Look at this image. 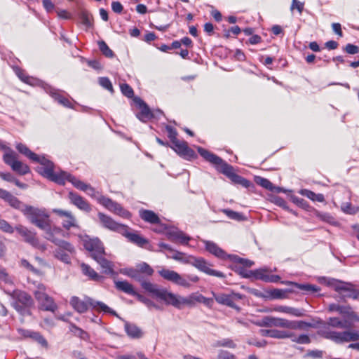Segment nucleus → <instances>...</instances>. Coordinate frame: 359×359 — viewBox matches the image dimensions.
Returning a JSON list of instances; mask_svg holds the SVG:
<instances>
[{"label": "nucleus", "mask_w": 359, "mask_h": 359, "mask_svg": "<svg viewBox=\"0 0 359 359\" xmlns=\"http://www.w3.org/2000/svg\"><path fill=\"white\" fill-rule=\"evenodd\" d=\"M116 287L121 291L128 294L135 296L137 292L135 291L133 286L127 281H115Z\"/></svg>", "instance_id": "33"}, {"label": "nucleus", "mask_w": 359, "mask_h": 359, "mask_svg": "<svg viewBox=\"0 0 359 359\" xmlns=\"http://www.w3.org/2000/svg\"><path fill=\"white\" fill-rule=\"evenodd\" d=\"M221 211L224 213L229 218L233 220L242 221L245 219L242 214L229 209H222Z\"/></svg>", "instance_id": "42"}, {"label": "nucleus", "mask_w": 359, "mask_h": 359, "mask_svg": "<svg viewBox=\"0 0 359 359\" xmlns=\"http://www.w3.org/2000/svg\"><path fill=\"white\" fill-rule=\"evenodd\" d=\"M296 287L299 290L309 292L311 293H314V292H317L320 291V288L318 287H317L316 285H311V284H299H299H296Z\"/></svg>", "instance_id": "47"}, {"label": "nucleus", "mask_w": 359, "mask_h": 359, "mask_svg": "<svg viewBox=\"0 0 359 359\" xmlns=\"http://www.w3.org/2000/svg\"><path fill=\"white\" fill-rule=\"evenodd\" d=\"M99 83L100 84V86H102L105 89L108 90L111 92L113 91L112 84L108 78H106V77L100 78Z\"/></svg>", "instance_id": "58"}, {"label": "nucleus", "mask_w": 359, "mask_h": 359, "mask_svg": "<svg viewBox=\"0 0 359 359\" xmlns=\"http://www.w3.org/2000/svg\"><path fill=\"white\" fill-rule=\"evenodd\" d=\"M125 330L127 334L132 338H140L142 336L141 330L134 324L126 323Z\"/></svg>", "instance_id": "35"}, {"label": "nucleus", "mask_w": 359, "mask_h": 359, "mask_svg": "<svg viewBox=\"0 0 359 359\" xmlns=\"http://www.w3.org/2000/svg\"><path fill=\"white\" fill-rule=\"evenodd\" d=\"M53 212L62 218V225L67 230L71 228H79L77 220L72 212L61 209H53Z\"/></svg>", "instance_id": "19"}, {"label": "nucleus", "mask_w": 359, "mask_h": 359, "mask_svg": "<svg viewBox=\"0 0 359 359\" xmlns=\"http://www.w3.org/2000/svg\"><path fill=\"white\" fill-rule=\"evenodd\" d=\"M81 268L83 274L88 276L90 279L95 281L102 280V277L88 264L83 263L81 264Z\"/></svg>", "instance_id": "32"}, {"label": "nucleus", "mask_w": 359, "mask_h": 359, "mask_svg": "<svg viewBox=\"0 0 359 359\" xmlns=\"http://www.w3.org/2000/svg\"><path fill=\"white\" fill-rule=\"evenodd\" d=\"M169 238L171 241L187 245L190 241V237L184 234L182 231H172L169 233Z\"/></svg>", "instance_id": "31"}, {"label": "nucleus", "mask_w": 359, "mask_h": 359, "mask_svg": "<svg viewBox=\"0 0 359 359\" xmlns=\"http://www.w3.org/2000/svg\"><path fill=\"white\" fill-rule=\"evenodd\" d=\"M15 231L18 233L23 238V241L35 248H37L41 251H44L46 247L44 244L41 243L35 232L32 231L27 227L18 224L15 227Z\"/></svg>", "instance_id": "14"}, {"label": "nucleus", "mask_w": 359, "mask_h": 359, "mask_svg": "<svg viewBox=\"0 0 359 359\" xmlns=\"http://www.w3.org/2000/svg\"><path fill=\"white\" fill-rule=\"evenodd\" d=\"M6 292L16 300L14 303V307L18 312L22 314L29 313L27 309L32 306L34 303L29 294L20 290H6Z\"/></svg>", "instance_id": "10"}, {"label": "nucleus", "mask_w": 359, "mask_h": 359, "mask_svg": "<svg viewBox=\"0 0 359 359\" xmlns=\"http://www.w3.org/2000/svg\"><path fill=\"white\" fill-rule=\"evenodd\" d=\"M299 193L313 201L323 202L325 201V197L322 194H316L308 189H301Z\"/></svg>", "instance_id": "38"}, {"label": "nucleus", "mask_w": 359, "mask_h": 359, "mask_svg": "<svg viewBox=\"0 0 359 359\" xmlns=\"http://www.w3.org/2000/svg\"><path fill=\"white\" fill-rule=\"evenodd\" d=\"M18 210L32 224L45 232V238L47 240L53 241V234L63 233L60 227L50 226V215L45 208H39L22 203Z\"/></svg>", "instance_id": "2"}, {"label": "nucleus", "mask_w": 359, "mask_h": 359, "mask_svg": "<svg viewBox=\"0 0 359 359\" xmlns=\"http://www.w3.org/2000/svg\"><path fill=\"white\" fill-rule=\"evenodd\" d=\"M318 281L334 289L344 297L357 299L359 298V291L355 289L351 283L343 282L334 278L320 277Z\"/></svg>", "instance_id": "7"}, {"label": "nucleus", "mask_w": 359, "mask_h": 359, "mask_svg": "<svg viewBox=\"0 0 359 359\" xmlns=\"http://www.w3.org/2000/svg\"><path fill=\"white\" fill-rule=\"evenodd\" d=\"M130 229L126 225V233H121L123 236H126L130 241L135 243L140 246H143L147 243V241L140 235L130 232Z\"/></svg>", "instance_id": "29"}, {"label": "nucleus", "mask_w": 359, "mask_h": 359, "mask_svg": "<svg viewBox=\"0 0 359 359\" xmlns=\"http://www.w3.org/2000/svg\"><path fill=\"white\" fill-rule=\"evenodd\" d=\"M274 312L285 313L292 316L302 317L304 316V311L302 309L285 306V305H276L273 306Z\"/></svg>", "instance_id": "27"}, {"label": "nucleus", "mask_w": 359, "mask_h": 359, "mask_svg": "<svg viewBox=\"0 0 359 359\" xmlns=\"http://www.w3.org/2000/svg\"><path fill=\"white\" fill-rule=\"evenodd\" d=\"M318 217L322 221L326 222L329 224L337 225L338 223L335 221L334 218L329 213L319 212L317 215Z\"/></svg>", "instance_id": "49"}, {"label": "nucleus", "mask_w": 359, "mask_h": 359, "mask_svg": "<svg viewBox=\"0 0 359 359\" xmlns=\"http://www.w3.org/2000/svg\"><path fill=\"white\" fill-rule=\"evenodd\" d=\"M256 182L261 187L270 191H273V189L275 188L273 184L266 178L257 177L256 178Z\"/></svg>", "instance_id": "46"}, {"label": "nucleus", "mask_w": 359, "mask_h": 359, "mask_svg": "<svg viewBox=\"0 0 359 359\" xmlns=\"http://www.w3.org/2000/svg\"><path fill=\"white\" fill-rule=\"evenodd\" d=\"M68 198L71 203L76 206L79 209L86 212H90L91 210L90 204L77 194L70 191L68 194Z\"/></svg>", "instance_id": "25"}, {"label": "nucleus", "mask_w": 359, "mask_h": 359, "mask_svg": "<svg viewBox=\"0 0 359 359\" xmlns=\"http://www.w3.org/2000/svg\"><path fill=\"white\" fill-rule=\"evenodd\" d=\"M293 337V333L282 330L271 329V337L278 339H289Z\"/></svg>", "instance_id": "39"}, {"label": "nucleus", "mask_w": 359, "mask_h": 359, "mask_svg": "<svg viewBox=\"0 0 359 359\" xmlns=\"http://www.w3.org/2000/svg\"><path fill=\"white\" fill-rule=\"evenodd\" d=\"M199 154L207 161L214 165L216 169L227 176L233 182L248 187L250 182L234 172L233 168L218 156L200 147H197Z\"/></svg>", "instance_id": "4"}, {"label": "nucleus", "mask_w": 359, "mask_h": 359, "mask_svg": "<svg viewBox=\"0 0 359 359\" xmlns=\"http://www.w3.org/2000/svg\"><path fill=\"white\" fill-rule=\"evenodd\" d=\"M17 150L22 154L26 156L33 161L39 162L40 165L37 168L38 172L52 181V178L54 177L57 171H55L53 163L46 158L44 156H39L36 154L33 153L29 149V148L22 144L18 143L16 144Z\"/></svg>", "instance_id": "6"}, {"label": "nucleus", "mask_w": 359, "mask_h": 359, "mask_svg": "<svg viewBox=\"0 0 359 359\" xmlns=\"http://www.w3.org/2000/svg\"><path fill=\"white\" fill-rule=\"evenodd\" d=\"M273 271H276V268H274ZM272 271L273 270L268 268H262L251 271L250 273L255 278L267 282L269 276Z\"/></svg>", "instance_id": "30"}, {"label": "nucleus", "mask_w": 359, "mask_h": 359, "mask_svg": "<svg viewBox=\"0 0 359 359\" xmlns=\"http://www.w3.org/2000/svg\"><path fill=\"white\" fill-rule=\"evenodd\" d=\"M230 259H232L236 262H238L246 267H250L254 264L253 262L248 260V259L240 258V257H237L236 255H231Z\"/></svg>", "instance_id": "54"}, {"label": "nucleus", "mask_w": 359, "mask_h": 359, "mask_svg": "<svg viewBox=\"0 0 359 359\" xmlns=\"http://www.w3.org/2000/svg\"><path fill=\"white\" fill-rule=\"evenodd\" d=\"M0 230L4 233L11 234L15 229L6 220L0 219Z\"/></svg>", "instance_id": "51"}, {"label": "nucleus", "mask_w": 359, "mask_h": 359, "mask_svg": "<svg viewBox=\"0 0 359 359\" xmlns=\"http://www.w3.org/2000/svg\"><path fill=\"white\" fill-rule=\"evenodd\" d=\"M15 72L19 79L26 83L34 86L39 82L38 80L34 79L33 77L26 76L22 70L18 69Z\"/></svg>", "instance_id": "41"}, {"label": "nucleus", "mask_w": 359, "mask_h": 359, "mask_svg": "<svg viewBox=\"0 0 359 359\" xmlns=\"http://www.w3.org/2000/svg\"><path fill=\"white\" fill-rule=\"evenodd\" d=\"M203 243L205 245V250L221 259H226L231 257V255H228L222 248H220L217 244L212 241L202 240Z\"/></svg>", "instance_id": "24"}, {"label": "nucleus", "mask_w": 359, "mask_h": 359, "mask_svg": "<svg viewBox=\"0 0 359 359\" xmlns=\"http://www.w3.org/2000/svg\"><path fill=\"white\" fill-rule=\"evenodd\" d=\"M216 359H236L235 355L226 351L220 350Z\"/></svg>", "instance_id": "62"}, {"label": "nucleus", "mask_w": 359, "mask_h": 359, "mask_svg": "<svg viewBox=\"0 0 359 359\" xmlns=\"http://www.w3.org/2000/svg\"><path fill=\"white\" fill-rule=\"evenodd\" d=\"M186 262H188L189 264L208 275L219 278L224 277L222 272L210 269L212 265L203 257H196L194 256V257L189 258Z\"/></svg>", "instance_id": "16"}, {"label": "nucleus", "mask_w": 359, "mask_h": 359, "mask_svg": "<svg viewBox=\"0 0 359 359\" xmlns=\"http://www.w3.org/2000/svg\"><path fill=\"white\" fill-rule=\"evenodd\" d=\"M272 202L279 207H281L282 208L295 215V212L289 208L286 201L283 198L280 196H274L273 198Z\"/></svg>", "instance_id": "48"}, {"label": "nucleus", "mask_w": 359, "mask_h": 359, "mask_svg": "<svg viewBox=\"0 0 359 359\" xmlns=\"http://www.w3.org/2000/svg\"><path fill=\"white\" fill-rule=\"evenodd\" d=\"M133 101L140 109V112L136 115L140 121L147 122L153 117V114L148 105L141 98L136 97Z\"/></svg>", "instance_id": "22"}, {"label": "nucleus", "mask_w": 359, "mask_h": 359, "mask_svg": "<svg viewBox=\"0 0 359 359\" xmlns=\"http://www.w3.org/2000/svg\"><path fill=\"white\" fill-rule=\"evenodd\" d=\"M135 297H137V298L138 299L139 301L144 303L149 308H151V307L158 308V306L154 302H152L151 300L148 299L147 298L143 297L142 295L137 293Z\"/></svg>", "instance_id": "61"}, {"label": "nucleus", "mask_w": 359, "mask_h": 359, "mask_svg": "<svg viewBox=\"0 0 359 359\" xmlns=\"http://www.w3.org/2000/svg\"><path fill=\"white\" fill-rule=\"evenodd\" d=\"M142 219L151 224H158L160 219L158 215L151 210H142L140 212Z\"/></svg>", "instance_id": "36"}, {"label": "nucleus", "mask_w": 359, "mask_h": 359, "mask_svg": "<svg viewBox=\"0 0 359 359\" xmlns=\"http://www.w3.org/2000/svg\"><path fill=\"white\" fill-rule=\"evenodd\" d=\"M56 235L53 234V241L49 240L58 247L55 251V256L64 263L69 264L71 261L70 255L74 253V248L69 242L57 238Z\"/></svg>", "instance_id": "11"}, {"label": "nucleus", "mask_w": 359, "mask_h": 359, "mask_svg": "<svg viewBox=\"0 0 359 359\" xmlns=\"http://www.w3.org/2000/svg\"><path fill=\"white\" fill-rule=\"evenodd\" d=\"M121 90L122 93L128 97H131L134 93L133 88L126 83H122L120 85Z\"/></svg>", "instance_id": "57"}, {"label": "nucleus", "mask_w": 359, "mask_h": 359, "mask_svg": "<svg viewBox=\"0 0 359 359\" xmlns=\"http://www.w3.org/2000/svg\"><path fill=\"white\" fill-rule=\"evenodd\" d=\"M166 130L168 132V136L170 138L172 143L178 140L177 138V133L175 130V129H174L171 126H166Z\"/></svg>", "instance_id": "63"}, {"label": "nucleus", "mask_w": 359, "mask_h": 359, "mask_svg": "<svg viewBox=\"0 0 359 359\" xmlns=\"http://www.w3.org/2000/svg\"><path fill=\"white\" fill-rule=\"evenodd\" d=\"M20 265L21 266L25 268L29 271H32L34 273L38 274L39 273V271L34 268L27 260L26 259H22L20 261Z\"/></svg>", "instance_id": "60"}, {"label": "nucleus", "mask_w": 359, "mask_h": 359, "mask_svg": "<svg viewBox=\"0 0 359 359\" xmlns=\"http://www.w3.org/2000/svg\"><path fill=\"white\" fill-rule=\"evenodd\" d=\"M31 339H34L43 346H47L48 345L47 341L39 332H34L33 334H32Z\"/></svg>", "instance_id": "55"}, {"label": "nucleus", "mask_w": 359, "mask_h": 359, "mask_svg": "<svg viewBox=\"0 0 359 359\" xmlns=\"http://www.w3.org/2000/svg\"><path fill=\"white\" fill-rule=\"evenodd\" d=\"M290 9L291 11L297 9L298 12L301 14L304 9V3H302L298 0H292V4L291 5Z\"/></svg>", "instance_id": "64"}, {"label": "nucleus", "mask_w": 359, "mask_h": 359, "mask_svg": "<svg viewBox=\"0 0 359 359\" xmlns=\"http://www.w3.org/2000/svg\"><path fill=\"white\" fill-rule=\"evenodd\" d=\"M215 347H228L231 348H236V344L231 339H223L222 340L217 341L215 342L214 345Z\"/></svg>", "instance_id": "44"}, {"label": "nucleus", "mask_w": 359, "mask_h": 359, "mask_svg": "<svg viewBox=\"0 0 359 359\" xmlns=\"http://www.w3.org/2000/svg\"><path fill=\"white\" fill-rule=\"evenodd\" d=\"M52 181L59 184H65V182L68 181L76 189L83 191L90 196L96 198L100 204L114 214L123 218H129L131 215L130 213L125 210L120 204L111 201L109 198L100 195L90 184H86L65 171L57 172L54 177L52 178Z\"/></svg>", "instance_id": "1"}, {"label": "nucleus", "mask_w": 359, "mask_h": 359, "mask_svg": "<svg viewBox=\"0 0 359 359\" xmlns=\"http://www.w3.org/2000/svg\"><path fill=\"white\" fill-rule=\"evenodd\" d=\"M158 273L165 280L172 282L184 287L188 288L191 285L187 280L174 271L167 269H161L158 271Z\"/></svg>", "instance_id": "18"}, {"label": "nucleus", "mask_w": 359, "mask_h": 359, "mask_svg": "<svg viewBox=\"0 0 359 359\" xmlns=\"http://www.w3.org/2000/svg\"><path fill=\"white\" fill-rule=\"evenodd\" d=\"M290 200L294 204H296L297 206H299V208H301L302 209L309 210V203H307L306 201H305L303 198H299V197H297L296 196L292 195V196H290Z\"/></svg>", "instance_id": "45"}, {"label": "nucleus", "mask_w": 359, "mask_h": 359, "mask_svg": "<svg viewBox=\"0 0 359 359\" xmlns=\"http://www.w3.org/2000/svg\"><path fill=\"white\" fill-rule=\"evenodd\" d=\"M0 280L9 285H13V284L12 278L3 269H0Z\"/></svg>", "instance_id": "53"}, {"label": "nucleus", "mask_w": 359, "mask_h": 359, "mask_svg": "<svg viewBox=\"0 0 359 359\" xmlns=\"http://www.w3.org/2000/svg\"><path fill=\"white\" fill-rule=\"evenodd\" d=\"M327 323L334 327L347 328L348 327L346 322H343L338 318H330Z\"/></svg>", "instance_id": "43"}, {"label": "nucleus", "mask_w": 359, "mask_h": 359, "mask_svg": "<svg viewBox=\"0 0 359 359\" xmlns=\"http://www.w3.org/2000/svg\"><path fill=\"white\" fill-rule=\"evenodd\" d=\"M46 91L60 104L67 107H71L70 101L68 99L62 97L56 90L52 89L50 87H48Z\"/></svg>", "instance_id": "34"}, {"label": "nucleus", "mask_w": 359, "mask_h": 359, "mask_svg": "<svg viewBox=\"0 0 359 359\" xmlns=\"http://www.w3.org/2000/svg\"><path fill=\"white\" fill-rule=\"evenodd\" d=\"M81 241L86 250L91 252V257L93 259L95 255L104 254L102 243L97 238H90L88 236H84L81 237Z\"/></svg>", "instance_id": "17"}, {"label": "nucleus", "mask_w": 359, "mask_h": 359, "mask_svg": "<svg viewBox=\"0 0 359 359\" xmlns=\"http://www.w3.org/2000/svg\"><path fill=\"white\" fill-rule=\"evenodd\" d=\"M259 327H279L288 330H304L311 327V324L303 320H290L286 318L267 316L256 323Z\"/></svg>", "instance_id": "5"}, {"label": "nucleus", "mask_w": 359, "mask_h": 359, "mask_svg": "<svg viewBox=\"0 0 359 359\" xmlns=\"http://www.w3.org/2000/svg\"><path fill=\"white\" fill-rule=\"evenodd\" d=\"M120 273L136 280H142V274L151 276L154 273L153 269L146 262L137 264L134 268H124L120 270Z\"/></svg>", "instance_id": "12"}, {"label": "nucleus", "mask_w": 359, "mask_h": 359, "mask_svg": "<svg viewBox=\"0 0 359 359\" xmlns=\"http://www.w3.org/2000/svg\"><path fill=\"white\" fill-rule=\"evenodd\" d=\"M291 339L293 342L300 344H307L311 342V339L307 334H301L299 337H295L293 334V337Z\"/></svg>", "instance_id": "52"}, {"label": "nucleus", "mask_w": 359, "mask_h": 359, "mask_svg": "<svg viewBox=\"0 0 359 359\" xmlns=\"http://www.w3.org/2000/svg\"><path fill=\"white\" fill-rule=\"evenodd\" d=\"M172 257L175 260L180 261V262H183L184 264H189V262H186V260L189 259V258H190V257H194V256H192V255H186L185 254H183L182 252H177L173 255Z\"/></svg>", "instance_id": "59"}, {"label": "nucleus", "mask_w": 359, "mask_h": 359, "mask_svg": "<svg viewBox=\"0 0 359 359\" xmlns=\"http://www.w3.org/2000/svg\"><path fill=\"white\" fill-rule=\"evenodd\" d=\"M34 293L41 309L52 312L55 311L57 305L55 304L53 299L46 294L44 285L39 284Z\"/></svg>", "instance_id": "13"}, {"label": "nucleus", "mask_w": 359, "mask_h": 359, "mask_svg": "<svg viewBox=\"0 0 359 359\" xmlns=\"http://www.w3.org/2000/svg\"><path fill=\"white\" fill-rule=\"evenodd\" d=\"M0 198L8 203L12 208L19 210L22 202L12 195L9 191L0 188Z\"/></svg>", "instance_id": "26"}, {"label": "nucleus", "mask_w": 359, "mask_h": 359, "mask_svg": "<svg viewBox=\"0 0 359 359\" xmlns=\"http://www.w3.org/2000/svg\"><path fill=\"white\" fill-rule=\"evenodd\" d=\"M291 289H273L269 292L270 296L273 299H283L287 298V293L293 292Z\"/></svg>", "instance_id": "37"}, {"label": "nucleus", "mask_w": 359, "mask_h": 359, "mask_svg": "<svg viewBox=\"0 0 359 359\" xmlns=\"http://www.w3.org/2000/svg\"><path fill=\"white\" fill-rule=\"evenodd\" d=\"M342 211L348 214H355L358 211V208H353L350 203H344L341 207Z\"/></svg>", "instance_id": "56"}, {"label": "nucleus", "mask_w": 359, "mask_h": 359, "mask_svg": "<svg viewBox=\"0 0 359 359\" xmlns=\"http://www.w3.org/2000/svg\"><path fill=\"white\" fill-rule=\"evenodd\" d=\"M320 334L337 344H343L359 340V332L356 330H346L344 332H336L331 330H323Z\"/></svg>", "instance_id": "9"}, {"label": "nucleus", "mask_w": 359, "mask_h": 359, "mask_svg": "<svg viewBox=\"0 0 359 359\" xmlns=\"http://www.w3.org/2000/svg\"><path fill=\"white\" fill-rule=\"evenodd\" d=\"M172 147H171L180 156L184 158L189 159L191 157L194 156V151L190 149L187 143L184 141H180L179 140L172 142Z\"/></svg>", "instance_id": "23"}, {"label": "nucleus", "mask_w": 359, "mask_h": 359, "mask_svg": "<svg viewBox=\"0 0 359 359\" xmlns=\"http://www.w3.org/2000/svg\"><path fill=\"white\" fill-rule=\"evenodd\" d=\"M142 287L151 293L153 297L158 298L165 302L166 304L172 305L174 307L181 309L184 306H192L194 297L189 296L184 297L168 292L164 288L159 287L157 285L149 281H142Z\"/></svg>", "instance_id": "3"}, {"label": "nucleus", "mask_w": 359, "mask_h": 359, "mask_svg": "<svg viewBox=\"0 0 359 359\" xmlns=\"http://www.w3.org/2000/svg\"><path fill=\"white\" fill-rule=\"evenodd\" d=\"M70 304L80 313L86 312L88 307L90 306L97 311L115 314V312L103 302L95 301L88 297H86L84 299H81L78 297L74 296L70 299Z\"/></svg>", "instance_id": "8"}, {"label": "nucleus", "mask_w": 359, "mask_h": 359, "mask_svg": "<svg viewBox=\"0 0 359 359\" xmlns=\"http://www.w3.org/2000/svg\"><path fill=\"white\" fill-rule=\"evenodd\" d=\"M98 218L102 226L117 233H126V225L119 224L111 217L102 212L98 213Z\"/></svg>", "instance_id": "21"}, {"label": "nucleus", "mask_w": 359, "mask_h": 359, "mask_svg": "<svg viewBox=\"0 0 359 359\" xmlns=\"http://www.w3.org/2000/svg\"><path fill=\"white\" fill-rule=\"evenodd\" d=\"M79 18L81 23L87 28L92 26L93 17L87 11H81L79 14Z\"/></svg>", "instance_id": "40"}, {"label": "nucleus", "mask_w": 359, "mask_h": 359, "mask_svg": "<svg viewBox=\"0 0 359 359\" xmlns=\"http://www.w3.org/2000/svg\"><path fill=\"white\" fill-rule=\"evenodd\" d=\"M94 259L100 265L105 274L113 275L114 273L112 263L103 257V255H95Z\"/></svg>", "instance_id": "28"}, {"label": "nucleus", "mask_w": 359, "mask_h": 359, "mask_svg": "<svg viewBox=\"0 0 359 359\" xmlns=\"http://www.w3.org/2000/svg\"><path fill=\"white\" fill-rule=\"evenodd\" d=\"M99 48L100 51L107 57H112L114 56L113 51L109 48L104 41H100Z\"/></svg>", "instance_id": "50"}, {"label": "nucleus", "mask_w": 359, "mask_h": 359, "mask_svg": "<svg viewBox=\"0 0 359 359\" xmlns=\"http://www.w3.org/2000/svg\"><path fill=\"white\" fill-rule=\"evenodd\" d=\"M3 158L13 171L20 175H23L30 171L28 165L18 160V155L12 149H8V151L4 154Z\"/></svg>", "instance_id": "15"}, {"label": "nucleus", "mask_w": 359, "mask_h": 359, "mask_svg": "<svg viewBox=\"0 0 359 359\" xmlns=\"http://www.w3.org/2000/svg\"><path fill=\"white\" fill-rule=\"evenodd\" d=\"M216 302L220 304L226 305L231 308H236V303L241 299L242 296L238 293L231 292L229 294L212 293Z\"/></svg>", "instance_id": "20"}]
</instances>
